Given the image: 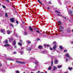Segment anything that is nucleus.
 <instances>
[{
    "label": "nucleus",
    "instance_id": "43",
    "mask_svg": "<svg viewBox=\"0 0 73 73\" xmlns=\"http://www.w3.org/2000/svg\"><path fill=\"white\" fill-rule=\"evenodd\" d=\"M20 53H21V54H23V51H21V52H20Z\"/></svg>",
    "mask_w": 73,
    "mask_h": 73
},
{
    "label": "nucleus",
    "instance_id": "48",
    "mask_svg": "<svg viewBox=\"0 0 73 73\" xmlns=\"http://www.w3.org/2000/svg\"><path fill=\"white\" fill-rule=\"evenodd\" d=\"M37 41H38L39 40H40V38H37Z\"/></svg>",
    "mask_w": 73,
    "mask_h": 73
},
{
    "label": "nucleus",
    "instance_id": "4",
    "mask_svg": "<svg viewBox=\"0 0 73 73\" xmlns=\"http://www.w3.org/2000/svg\"><path fill=\"white\" fill-rule=\"evenodd\" d=\"M66 56L67 57H68V58H70V56H69V54L68 53L67 54H65Z\"/></svg>",
    "mask_w": 73,
    "mask_h": 73
},
{
    "label": "nucleus",
    "instance_id": "51",
    "mask_svg": "<svg viewBox=\"0 0 73 73\" xmlns=\"http://www.w3.org/2000/svg\"><path fill=\"white\" fill-rule=\"evenodd\" d=\"M44 52H45L44 51H42V53H44Z\"/></svg>",
    "mask_w": 73,
    "mask_h": 73
},
{
    "label": "nucleus",
    "instance_id": "35",
    "mask_svg": "<svg viewBox=\"0 0 73 73\" xmlns=\"http://www.w3.org/2000/svg\"><path fill=\"white\" fill-rule=\"evenodd\" d=\"M53 44H55V45H56V44H57V43L56 42H53Z\"/></svg>",
    "mask_w": 73,
    "mask_h": 73
},
{
    "label": "nucleus",
    "instance_id": "55",
    "mask_svg": "<svg viewBox=\"0 0 73 73\" xmlns=\"http://www.w3.org/2000/svg\"><path fill=\"white\" fill-rule=\"evenodd\" d=\"M64 17V19H66V18L65 17H64L63 16L62 17Z\"/></svg>",
    "mask_w": 73,
    "mask_h": 73
},
{
    "label": "nucleus",
    "instance_id": "62",
    "mask_svg": "<svg viewBox=\"0 0 73 73\" xmlns=\"http://www.w3.org/2000/svg\"><path fill=\"white\" fill-rule=\"evenodd\" d=\"M47 8H48V9H50V8H49V7H47Z\"/></svg>",
    "mask_w": 73,
    "mask_h": 73
},
{
    "label": "nucleus",
    "instance_id": "17",
    "mask_svg": "<svg viewBox=\"0 0 73 73\" xmlns=\"http://www.w3.org/2000/svg\"><path fill=\"white\" fill-rule=\"evenodd\" d=\"M7 60H9L10 61H13V60L10 58H7Z\"/></svg>",
    "mask_w": 73,
    "mask_h": 73
},
{
    "label": "nucleus",
    "instance_id": "49",
    "mask_svg": "<svg viewBox=\"0 0 73 73\" xmlns=\"http://www.w3.org/2000/svg\"><path fill=\"white\" fill-rule=\"evenodd\" d=\"M40 71H38V72H36V73H40Z\"/></svg>",
    "mask_w": 73,
    "mask_h": 73
},
{
    "label": "nucleus",
    "instance_id": "58",
    "mask_svg": "<svg viewBox=\"0 0 73 73\" xmlns=\"http://www.w3.org/2000/svg\"><path fill=\"white\" fill-rule=\"evenodd\" d=\"M33 58H30V59H33Z\"/></svg>",
    "mask_w": 73,
    "mask_h": 73
},
{
    "label": "nucleus",
    "instance_id": "2",
    "mask_svg": "<svg viewBox=\"0 0 73 73\" xmlns=\"http://www.w3.org/2000/svg\"><path fill=\"white\" fill-rule=\"evenodd\" d=\"M10 20L11 23H13L15 22V21L13 18H11Z\"/></svg>",
    "mask_w": 73,
    "mask_h": 73
},
{
    "label": "nucleus",
    "instance_id": "33",
    "mask_svg": "<svg viewBox=\"0 0 73 73\" xmlns=\"http://www.w3.org/2000/svg\"><path fill=\"white\" fill-rule=\"evenodd\" d=\"M38 2H39V3H40V4H41V1H40V0H38Z\"/></svg>",
    "mask_w": 73,
    "mask_h": 73
},
{
    "label": "nucleus",
    "instance_id": "3",
    "mask_svg": "<svg viewBox=\"0 0 73 73\" xmlns=\"http://www.w3.org/2000/svg\"><path fill=\"white\" fill-rule=\"evenodd\" d=\"M15 62H17V63L21 64H25V63L23 62H19V61H16Z\"/></svg>",
    "mask_w": 73,
    "mask_h": 73
},
{
    "label": "nucleus",
    "instance_id": "16",
    "mask_svg": "<svg viewBox=\"0 0 73 73\" xmlns=\"http://www.w3.org/2000/svg\"><path fill=\"white\" fill-rule=\"evenodd\" d=\"M42 47V46H41V45H40L38 46V48L39 49H41Z\"/></svg>",
    "mask_w": 73,
    "mask_h": 73
},
{
    "label": "nucleus",
    "instance_id": "45",
    "mask_svg": "<svg viewBox=\"0 0 73 73\" xmlns=\"http://www.w3.org/2000/svg\"><path fill=\"white\" fill-rule=\"evenodd\" d=\"M6 1H7V2H8V3H9V0H6Z\"/></svg>",
    "mask_w": 73,
    "mask_h": 73
},
{
    "label": "nucleus",
    "instance_id": "20",
    "mask_svg": "<svg viewBox=\"0 0 73 73\" xmlns=\"http://www.w3.org/2000/svg\"><path fill=\"white\" fill-rule=\"evenodd\" d=\"M62 67V66L59 65L58 66V68H61Z\"/></svg>",
    "mask_w": 73,
    "mask_h": 73
},
{
    "label": "nucleus",
    "instance_id": "31",
    "mask_svg": "<svg viewBox=\"0 0 73 73\" xmlns=\"http://www.w3.org/2000/svg\"><path fill=\"white\" fill-rule=\"evenodd\" d=\"M68 69H69V70H72V69L70 67L68 68Z\"/></svg>",
    "mask_w": 73,
    "mask_h": 73
},
{
    "label": "nucleus",
    "instance_id": "54",
    "mask_svg": "<svg viewBox=\"0 0 73 73\" xmlns=\"http://www.w3.org/2000/svg\"><path fill=\"white\" fill-rule=\"evenodd\" d=\"M0 66H2V64L1 63H0Z\"/></svg>",
    "mask_w": 73,
    "mask_h": 73
},
{
    "label": "nucleus",
    "instance_id": "6",
    "mask_svg": "<svg viewBox=\"0 0 73 73\" xmlns=\"http://www.w3.org/2000/svg\"><path fill=\"white\" fill-rule=\"evenodd\" d=\"M29 29L30 31H31V32H33V29L31 28V27H29Z\"/></svg>",
    "mask_w": 73,
    "mask_h": 73
},
{
    "label": "nucleus",
    "instance_id": "23",
    "mask_svg": "<svg viewBox=\"0 0 73 73\" xmlns=\"http://www.w3.org/2000/svg\"><path fill=\"white\" fill-rule=\"evenodd\" d=\"M10 26H11V27H13L14 26H13V25L12 24V23H10Z\"/></svg>",
    "mask_w": 73,
    "mask_h": 73
},
{
    "label": "nucleus",
    "instance_id": "15",
    "mask_svg": "<svg viewBox=\"0 0 73 73\" xmlns=\"http://www.w3.org/2000/svg\"><path fill=\"white\" fill-rule=\"evenodd\" d=\"M57 69V67L56 66H54V69H53V70H56Z\"/></svg>",
    "mask_w": 73,
    "mask_h": 73
},
{
    "label": "nucleus",
    "instance_id": "63",
    "mask_svg": "<svg viewBox=\"0 0 73 73\" xmlns=\"http://www.w3.org/2000/svg\"><path fill=\"white\" fill-rule=\"evenodd\" d=\"M14 32H15V31H16V29H14Z\"/></svg>",
    "mask_w": 73,
    "mask_h": 73
},
{
    "label": "nucleus",
    "instance_id": "52",
    "mask_svg": "<svg viewBox=\"0 0 73 73\" xmlns=\"http://www.w3.org/2000/svg\"><path fill=\"white\" fill-rule=\"evenodd\" d=\"M66 61H68V59L67 58H66Z\"/></svg>",
    "mask_w": 73,
    "mask_h": 73
},
{
    "label": "nucleus",
    "instance_id": "14",
    "mask_svg": "<svg viewBox=\"0 0 73 73\" xmlns=\"http://www.w3.org/2000/svg\"><path fill=\"white\" fill-rule=\"evenodd\" d=\"M69 12L71 15H73V14H72V11H71V10H70Z\"/></svg>",
    "mask_w": 73,
    "mask_h": 73
},
{
    "label": "nucleus",
    "instance_id": "34",
    "mask_svg": "<svg viewBox=\"0 0 73 73\" xmlns=\"http://www.w3.org/2000/svg\"><path fill=\"white\" fill-rule=\"evenodd\" d=\"M3 15V14H0V17H1Z\"/></svg>",
    "mask_w": 73,
    "mask_h": 73
},
{
    "label": "nucleus",
    "instance_id": "56",
    "mask_svg": "<svg viewBox=\"0 0 73 73\" xmlns=\"http://www.w3.org/2000/svg\"><path fill=\"white\" fill-rule=\"evenodd\" d=\"M57 15H58V16H60V15L58 14H57Z\"/></svg>",
    "mask_w": 73,
    "mask_h": 73
},
{
    "label": "nucleus",
    "instance_id": "42",
    "mask_svg": "<svg viewBox=\"0 0 73 73\" xmlns=\"http://www.w3.org/2000/svg\"><path fill=\"white\" fill-rule=\"evenodd\" d=\"M35 64L36 63V65H37V62L35 61Z\"/></svg>",
    "mask_w": 73,
    "mask_h": 73
},
{
    "label": "nucleus",
    "instance_id": "40",
    "mask_svg": "<svg viewBox=\"0 0 73 73\" xmlns=\"http://www.w3.org/2000/svg\"><path fill=\"white\" fill-rule=\"evenodd\" d=\"M64 52H67V50H65L64 51Z\"/></svg>",
    "mask_w": 73,
    "mask_h": 73
},
{
    "label": "nucleus",
    "instance_id": "21",
    "mask_svg": "<svg viewBox=\"0 0 73 73\" xmlns=\"http://www.w3.org/2000/svg\"><path fill=\"white\" fill-rule=\"evenodd\" d=\"M16 44V40H14L13 41V45H15Z\"/></svg>",
    "mask_w": 73,
    "mask_h": 73
},
{
    "label": "nucleus",
    "instance_id": "39",
    "mask_svg": "<svg viewBox=\"0 0 73 73\" xmlns=\"http://www.w3.org/2000/svg\"><path fill=\"white\" fill-rule=\"evenodd\" d=\"M47 47H49L50 46V45L49 44H47Z\"/></svg>",
    "mask_w": 73,
    "mask_h": 73
},
{
    "label": "nucleus",
    "instance_id": "38",
    "mask_svg": "<svg viewBox=\"0 0 73 73\" xmlns=\"http://www.w3.org/2000/svg\"><path fill=\"white\" fill-rule=\"evenodd\" d=\"M21 48L22 50H23V49H24V48L23 47H21Z\"/></svg>",
    "mask_w": 73,
    "mask_h": 73
},
{
    "label": "nucleus",
    "instance_id": "18",
    "mask_svg": "<svg viewBox=\"0 0 73 73\" xmlns=\"http://www.w3.org/2000/svg\"><path fill=\"white\" fill-rule=\"evenodd\" d=\"M7 34L8 35H9V34H11V32H10V31L9 30H8L7 31Z\"/></svg>",
    "mask_w": 73,
    "mask_h": 73
},
{
    "label": "nucleus",
    "instance_id": "8",
    "mask_svg": "<svg viewBox=\"0 0 73 73\" xmlns=\"http://www.w3.org/2000/svg\"><path fill=\"white\" fill-rule=\"evenodd\" d=\"M57 48V46L56 45H55L53 47V49L54 50H56V49Z\"/></svg>",
    "mask_w": 73,
    "mask_h": 73
},
{
    "label": "nucleus",
    "instance_id": "44",
    "mask_svg": "<svg viewBox=\"0 0 73 73\" xmlns=\"http://www.w3.org/2000/svg\"><path fill=\"white\" fill-rule=\"evenodd\" d=\"M16 53H17V52H14V54H16Z\"/></svg>",
    "mask_w": 73,
    "mask_h": 73
},
{
    "label": "nucleus",
    "instance_id": "36",
    "mask_svg": "<svg viewBox=\"0 0 73 73\" xmlns=\"http://www.w3.org/2000/svg\"><path fill=\"white\" fill-rule=\"evenodd\" d=\"M50 50H53V49L51 47L50 48Z\"/></svg>",
    "mask_w": 73,
    "mask_h": 73
},
{
    "label": "nucleus",
    "instance_id": "10",
    "mask_svg": "<svg viewBox=\"0 0 73 73\" xmlns=\"http://www.w3.org/2000/svg\"><path fill=\"white\" fill-rule=\"evenodd\" d=\"M26 42H28V44H31V42L29 40H27L26 41Z\"/></svg>",
    "mask_w": 73,
    "mask_h": 73
},
{
    "label": "nucleus",
    "instance_id": "11",
    "mask_svg": "<svg viewBox=\"0 0 73 73\" xmlns=\"http://www.w3.org/2000/svg\"><path fill=\"white\" fill-rule=\"evenodd\" d=\"M58 24L59 25H61V22L60 21H59L58 22Z\"/></svg>",
    "mask_w": 73,
    "mask_h": 73
},
{
    "label": "nucleus",
    "instance_id": "26",
    "mask_svg": "<svg viewBox=\"0 0 73 73\" xmlns=\"http://www.w3.org/2000/svg\"><path fill=\"white\" fill-rule=\"evenodd\" d=\"M24 33L25 34H24V35L25 36V35H27V32H24Z\"/></svg>",
    "mask_w": 73,
    "mask_h": 73
},
{
    "label": "nucleus",
    "instance_id": "13",
    "mask_svg": "<svg viewBox=\"0 0 73 73\" xmlns=\"http://www.w3.org/2000/svg\"><path fill=\"white\" fill-rule=\"evenodd\" d=\"M9 46V44H5L4 45V46H5V47H6V46Z\"/></svg>",
    "mask_w": 73,
    "mask_h": 73
},
{
    "label": "nucleus",
    "instance_id": "24",
    "mask_svg": "<svg viewBox=\"0 0 73 73\" xmlns=\"http://www.w3.org/2000/svg\"><path fill=\"white\" fill-rule=\"evenodd\" d=\"M2 7L4 9H5V8H6V7L4 5H2Z\"/></svg>",
    "mask_w": 73,
    "mask_h": 73
},
{
    "label": "nucleus",
    "instance_id": "61",
    "mask_svg": "<svg viewBox=\"0 0 73 73\" xmlns=\"http://www.w3.org/2000/svg\"><path fill=\"white\" fill-rule=\"evenodd\" d=\"M45 73H47V71H45Z\"/></svg>",
    "mask_w": 73,
    "mask_h": 73
},
{
    "label": "nucleus",
    "instance_id": "32",
    "mask_svg": "<svg viewBox=\"0 0 73 73\" xmlns=\"http://www.w3.org/2000/svg\"><path fill=\"white\" fill-rule=\"evenodd\" d=\"M36 32H37V33H40V31H39L38 30H36Z\"/></svg>",
    "mask_w": 73,
    "mask_h": 73
},
{
    "label": "nucleus",
    "instance_id": "57",
    "mask_svg": "<svg viewBox=\"0 0 73 73\" xmlns=\"http://www.w3.org/2000/svg\"><path fill=\"white\" fill-rule=\"evenodd\" d=\"M18 35H15V36H16V37H17V36H18Z\"/></svg>",
    "mask_w": 73,
    "mask_h": 73
},
{
    "label": "nucleus",
    "instance_id": "50",
    "mask_svg": "<svg viewBox=\"0 0 73 73\" xmlns=\"http://www.w3.org/2000/svg\"><path fill=\"white\" fill-rule=\"evenodd\" d=\"M44 47H46V45L45 44H44Z\"/></svg>",
    "mask_w": 73,
    "mask_h": 73
},
{
    "label": "nucleus",
    "instance_id": "29",
    "mask_svg": "<svg viewBox=\"0 0 73 73\" xmlns=\"http://www.w3.org/2000/svg\"><path fill=\"white\" fill-rule=\"evenodd\" d=\"M59 47L60 48V49H62V46H59Z\"/></svg>",
    "mask_w": 73,
    "mask_h": 73
},
{
    "label": "nucleus",
    "instance_id": "28",
    "mask_svg": "<svg viewBox=\"0 0 73 73\" xmlns=\"http://www.w3.org/2000/svg\"><path fill=\"white\" fill-rule=\"evenodd\" d=\"M8 40H6L5 41V44H7L8 43Z\"/></svg>",
    "mask_w": 73,
    "mask_h": 73
},
{
    "label": "nucleus",
    "instance_id": "47",
    "mask_svg": "<svg viewBox=\"0 0 73 73\" xmlns=\"http://www.w3.org/2000/svg\"><path fill=\"white\" fill-rule=\"evenodd\" d=\"M15 48H17V46H14Z\"/></svg>",
    "mask_w": 73,
    "mask_h": 73
},
{
    "label": "nucleus",
    "instance_id": "9",
    "mask_svg": "<svg viewBox=\"0 0 73 73\" xmlns=\"http://www.w3.org/2000/svg\"><path fill=\"white\" fill-rule=\"evenodd\" d=\"M54 62L55 64H58V60H55L54 61Z\"/></svg>",
    "mask_w": 73,
    "mask_h": 73
},
{
    "label": "nucleus",
    "instance_id": "7",
    "mask_svg": "<svg viewBox=\"0 0 73 73\" xmlns=\"http://www.w3.org/2000/svg\"><path fill=\"white\" fill-rule=\"evenodd\" d=\"M13 38H11L9 39V41L10 42V41H13Z\"/></svg>",
    "mask_w": 73,
    "mask_h": 73
},
{
    "label": "nucleus",
    "instance_id": "12",
    "mask_svg": "<svg viewBox=\"0 0 73 73\" xmlns=\"http://www.w3.org/2000/svg\"><path fill=\"white\" fill-rule=\"evenodd\" d=\"M27 50H28V51H30L31 50V48L29 47L27 49Z\"/></svg>",
    "mask_w": 73,
    "mask_h": 73
},
{
    "label": "nucleus",
    "instance_id": "25",
    "mask_svg": "<svg viewBox=\"0 0 73 73\" xmlns=\"http://www.w3.org/2000/svg\"><path fill=\"white\" fill-rule=\"evenodd\" d=\"M51 66H53V61H51Z\"/></svg>",
    "mask_w": 73,
    "mask_h": 73
},
{
    "label": "nucleus",
    "instance_id": "41",
    "mask_svg": "<svg viewBox=\"0 0 73 73\" xmlns=\"http://www.w3.org/2000/svg\"><path fill=\"white\" fill-rule=\"evenodd\" d=\"M16 73H19V71L18 70H17L16 72Z\"/></svg>",
    "mask_w": 73,
    "mask_h": 73
},
{
    "label": "nucleus",
    "instance_id": "22",
    "mask_svg": "<svg viewBox=\"0 0 73 73\" xmlns=\"http://www.w3.org/2000/svg\"><path fill=\"white\" fill-rule=\"evenodd\" d=\"M55 12H56V13H60V12H59L57 10L55 11Z\"/></svg>",
    "mask_w": 73,
    "mask_h": 73
},
{
    "label": "nucleus",
    "instance_id": "37",
    "mask_svg": "<svg viewBox=\"0 0 73 73\" xmlns=\"http://www.w3.org/2000/svg\"><path fill=\"white\" fill-rule=\"evenodd\" d=\"M2 72H5V69H2Z\"/></svg>",
    "mask_w": 73,
    "mask_h": 73
},
{
    "label": "nucleus",
    "instance_id": "19",
    "mask_svg": "<svg viewBox=\"0 0 73 73\" xmlns=\"http://www.w3.org/2000/svg\"><path fill=\"white\" fill-rule=\"evenodd\" d=\"M52 67L51 66H50L48 67V69L49 70H51V69H52Z\"/></svg>",
    "mask_w": 73,
    "mask_h": 73
},
{
    "label": "nucleus",
    "instance_id": "59",
    "mask_svg": "<svg viewBox=\"0 0 73 73\" xmlns=\"http://www.w3.org/2000/svg\"><path fill=\"white\" fill-rule=\"evenodd\" d=\"M49 4H51V2H49Z\"/></svg>",
    "mask_w": 73,
    "mask_h": 73
},
{
    "label": "nucleus",
    "instance_id": "60",
    "mask_svg": "<svg viewBox=\"0 0 73 73\" xmlns=\"http://www.w3.org/2000/svg\"><path fill=\"white\" fill-rule=\"evenodd\" d=\"M72 44H73V41L71 42Z\"/></svg>",
    "mask_w": 73,
    "mask_h": 73
},
{
    "label": "nucleus",
    "instance_id": "27",
    "mask_svg": "<svg viewBox=\"0 0 73 73\" xmlns=\"http://www.w3.org/2000/svg\"><path fill=\"white\" fill-rule=\"evenodd\" d=\"M5 17H7L8 16V13H5Z\"/></svg>",
    "mask_w": 73,
    "mask_h": 73
},
{
    "label": "nucleus",
    "instance_id": "64",
    "mask_svg": "<svg viewBox=\"0 0 73 73\" xmlns=\"http://www.w3.org/2000/svg\"><path fill=\"white\" fill-rule=\"evenodd\" d=\"M58 1H60V0H58Z\"/></svg>",
    "mask_w": 73,
    "mask_h": 73
},
{
    "label": "nucleus",
    "instance_id": "5",
    "mask_svg": "<svg viewBox=\"0 0 73 73\" xmlns=\"http://www.w3.org/2000/svg\"><path fill=\"white\" fill-rule=\"evenodd\" d=\"M1 33H4V32H5V33H3V34H5V31L4 30H2L1 31Z\"/></svg>",
    "mask_w": 73,
    "mask_h": 73
},
{
    "label": "nucleus",
    "instance_id": "53",
    "mask_svg": "<svg viewBox=\"0 0 73 73\" xmlns=\"http://www.w3.org/2000/svg\"><path fill=\"white\" fill-rule=\"evenodd\" d=\"M20 42H23V41H22V40H20Z\"/></svg>",
    "mask_w": 73,
    "mask_h": 73
},
{
    "label": "nucleus",
    "instance_id": "46",
    "mask_svg": "<svg viewBox=\"0 0 73 73\" xmlns=\"http://www.w3.org/2000/svg\"><path fill=\"white\" fill-rule=\"evenodd\" d=\"M16 23H17V24H19V22H18V21H16Z\"/></svg>",
    "mask_w": 73,
    "mask_h": 73
},
{
    "label": "nucleus",
    "instance_id": "1",
    "mask_svg": "<svg viewBox=\"0 0 73 73\" xmlns=\"http://www.w3.org/2000/svg\"><path fill=\"white\" fill-rule=\"evenodd\" d=\"M64 29V28L62 26H60L59 27V30L61 31H63Z\"/></svg>",
    "mask_w": 73,
    "mask_h": 73
},
{
    "label": "nucleus",
    "instance_id": "30",
    "mask_svg": "<svg viewBox=\"0 0 73 73\" xmlns=\"http://www.w3.org/2000/svg\"><path fill=\"white\" fill-rule=\"evenodd\" d=\"M18 44L19 45H22V44H21L20 43V42H19L18 43Z\"/></svg>",
    "mask_w": 73,
    "mask_h": 73
}]
</instances>
